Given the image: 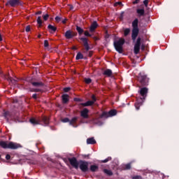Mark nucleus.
I'll list each match as a JSON object with an SVG mask.
<instances>
[{"instance_id": "f257e3e1", "label": "nucleus", "mask_w": 179, "mask_h": 179, "mask_svg": "<svg viewBox=\"0 0 179 179\" xmlns=\"http://www.w3.org/2000/svg\"><path fill=\"white\" fill-rule=\"evenodd\" d=\"M69 162L76 170L80 169L82 173H87L89 171V162L85 160H79L76 159V157H73L72 158H69Z\"/></svg>"}, {"instance_id": "f03ea898", "label": "nucleus", "mask_w": 179, "mask_h": 179, "mask_svg": "<svg viewBox=\"0 0 179 179\" xmlns=\"http://www.w3.org/2000/svg\"><path fill=\"white\" fill-rule=\"evenodd\" d=\"M148 92H149V89H148V87H141L140 89V90L138 91V93L141 97L137 99L135 103V108L136 110H139L141 106L143 104V102L145 101V100H146V97H148Z\"/></svg>"}, {"instance_id": "7ed1b4c3", "label": "nucleus", "mask_w": 179, "mask_h": 179, "mask_svg": "<svg viewBox=\"0 0 179 179\" xmlns=\"http://www.w3.org/2000/svg\"><path fill=\"white\" fill-rule=\"evenodd\" d=\"M29 122L32 125H43V127H48V125H50V117L42 116L38 120H36L34 117H31L29 119Z\"/></svg>"}, {"instance_id": "20e7f679", "label": "nucleus", "mask_w": 179, "mask_h": 179, "mask_svg": "<svg viewBox=\"0 0 179 179\" xmlns=\"http://www.w3.org/2000/svg\"><path fill=\"white\" fill-rule=\"evenodd\" d=\"M80 40L83 42L84 47V48H83L82 50L83 54H88V57H90V58H92V57H93V51H89L92 49L90 48V45H89V39H87V38H80Z\"/></svg>"}, {"instance_id": "39448f33", "label": "nucleus", "mask_w": 179, "mask_h": 179, "mask_svg": "<svg viewBox=\"0 0 179 179\" xmlns=\"http://www.w3.org/2000/svg\"><path fill=\"white\" fill-rule=\"evenodd\" d=\"M139 23V20L136 18L131 23L132 30H131V40L136 41V37H138L139 34V27L138 24Z\"/></svg>"}, {"instance_id": "423d86ee", "label": "nucleus", "mask_w": 179, "mask_h": 179, "mask_svg": "<svg viewBox=\"0 0 179 179\" xmlns=\"http://www.w3.org/2000/svg\"><path fill=\"white\" fill-rule=\"evenodd\" d=\"M0 146L3 149H13L16 150L19 149V148H22V145L20 144L13 143V142H9L8 143L7 141H0Z\"/></svg>"}, {"instance_id": "0eeeda50", "label": "nucleus", "mask_w": 179, "mask_h": 179, "mask_svg": "<svg viewBox=\"0 0 179 179\" xmlns=\"http://www.w3.org/2000/svg\"><path fill=\"white\" fill-rule=\"evenodd\" d=\"M125 44V39L120 38L118 41H115L113 43V45L115 50L119 52V54H122V47Z\"/></svg>"}, {"instance_id": "6e6552de", "label": "nucleus", "mask_w": 179, "mask_h": 179, "mask_svg": "<svg viewBox=\"0 0 179 179\" xmlns=\"http://www.w3.org/2000/svg\"><path fill=\"white\" fill-rule=\"evenodd\" d=\"M138 80L141 86H148L149 85V78L145 74L140 73L138 76Z\"/></svg>"}, {"instance_id": "1a4fd4ad", "label": "nucleus", "mask_w": 179, "mask_h": 179, "mask_svg": "<svg viewBox=\"0 0 179 179\" xmlns=\"http://www.w3.org/2000/svg\"><path fill=\"white\" fill-rule=\"evenodd\" d=\"M78 36V33L73 32L71 30H68L64 34V37L66 40H71V38H73V37H76Z\"/></svg>"}, {"instance_id": "9d476101", "label": "nucleus", "mask_w": 179, "mask_h": 179, "mask_svg": "<svg viewBox=\"0 0 179 179\" xmlns=\"http://www.w3.org/2000/svg\"><path fill=\"white\" fill-rule=\"evenodd\" d=\"M80 116L85 120H87L89 118V109L85 108L81 110Z\"/></svg>"}, {"instance_id": "9b49d317", "label": "nucleus", "mask_w": 179, "mask_h": 179, "mask_svg": "<svg viewBox=\"0 0 179 179\" xmlns=\"http://www.w3.org/2000/svg\"><path fill=\"white\" fill-rule=\"evenodd\" d=\"M62 100L63 104H68V103H69V95L66 94H64L62 96Z\"/></svg>"}, {"instance_id": "f8f14e48", "label": "nucleus", "mask_w": 179, "mask_h": 179, "mask_svg": "<svg viewBox=\"0 0 179 179\" xmlns=\"http://www.w3.org/2000/svg\"><path fill=\"white\" fill-rule=\"evenodd\" d=\"M31 85L34 87H43V86H44V83H43V82L31 81Z\"/></svg>"}, {"instance_id": "ddd939ff", "label": "nucleus", "mask_w": 179, "mask_h": 179, "mask_svg": "<svg viewBox=\"0 0 179 179\" xmlns=\"http://www.w3.org/2000/svg\"><path fill=\"white\" fill-rule=\"evenodd\" d=\"M5 79H6V80H8V82H10V83H12L13 85H16V80L13 79L12 77L9 76V74L6 75L4 76Z\"/></svg>"}, {"instance_id": "4468645a", "label": "nucleus", "mask_w": 179, "mask_h": 179, "mask_svg": "<svg viewBox=\"0 0 179 179\" xmlns=\"http://www.w3.org/2000/svg\"><path fill=\"white\" fill-rule=\"evenodd\" d=\"M99 26V24H97V22L94 21L90 26V33H93V31H94V30H96V29H97V27Z\"/></svg>"}, {"instance_id": "2eb2a0df", "label": "nucleus", "mask_w": 179, "mask_h": 179, "mask_svg": "<svg viewBox=\"0 0 179 179\" xmlns=\"http://www.w3.org/2000/svg\"><path fill=\"white\" fill-rule=\"evenodd\" d=\"M78 117H73L69 122V125H72V127H73L74 128H76L78 125H76L75 124H76V121H78Z\"/></svg>"}, {"instance_id": "dca6fc26", "label": "nucleus", "mask_w": 179, "mask_h": 179, "mask_svg": "<svg viewBox=\"0 0 179 179\" xmlns=\"http://www.w3.org/2000/svg\"><path fill=\"white\" fill-rule=\"evenodd\" d=\"M89 170L90 171H92V173H96V171H99V166L94 164V165H91L90 166Z\"/></svg>"}, {"instance_id": "f3484780", "label": "nucleus", "mask_w": 179, "mask_h": 179, "mask_svg": "<svg viewBox=\"0 0 179 179\" xmlns=\"http://www.w3.org/2000/svg\"><path fill=\"white\" fill-rule=\"evenodd\" d=\"M93 104H94V103H93V101H87L85 103H81L80 104V106H83V107H90V106H93Z\"/></svg>"}, {"instance_id": "a211bd4d", "label": "nucleus", "mask_w": 179, "mask_h": 179, "mask_svg": "<svg viewBox=\"0 0 179 179\" xmlns=\"http://www.w3.org/2000/svg\"><path fill=\"white\" fill-rule=\"evenodd\" d=\"M136 13H138V17H141V16H145V10L143 8L137 9Z\"/></svg>"}, {"instance_id": "6ab92c4d", "label": "nucleus", "mask_w": 179, "mask_h": 179, "mask_svg": "<svg viewBox=\"0 0 179 179\" xmlns=\"http://www.w3.org/2000/svg\"><path fill=\"white\" fill-rule=\"evenodd\" d=\"M96 140L94 137H91L87 139V145H95Z\"/></svg>"}, {"instance_id": "aec40b11", "label": "nucleus", "mask_w": 179, "mask_h": 179, "mask_svg": "<svg viewBox=\"0 0 179 179\" xmlns=\"http://www.w3.org/2000/svg\"><path fill=\"white\" fill-rule=\"evenodd\" d=\"M48 29L50 33H55L57 31V27L55 26H52V24H49L48 26Z\"/></svg>"}, {"instance_id": "412c9836", "label": "nucleus", "mask_w": 179, "mask_h": 179, "mask_svg": "<svg viewBox=\"0 0 179 179\" xmlns=\"http://www.w3.org/2000/svg\"><path fill=\"white\" fill-rule=\"evenodd\" d=\"M103 75H105V76H108V78H110L113 75V71L108 69L104 71Z\"/></svg>"}, {"instance_id": "4be33fe9", "label": "nucleus", "mask_w": 179, "mask_h": 179, "mask_svg": "<svg viewBox=\"0 0 179 179\" xmlns=\"http://www.w3.org/2000/svg\"><path fill=\"white\" fill-rule=\"evenodd\" d=\"M8 3H9V5H10V6L14 8V6H16V5H17V3H19V0H10L8 1Z\"/></svg>"}, {"instance_id": "5701e85b", "label": "nucleus", "mask_w": 179, "mask_h": 179, "mask_svg": "<svg viewBox=\"0 0 179 179\" xmlns=\"http://www.w3.org/2000/svg\"><path fill=\"white\" fill-rule=\"evenodd\" d=\"M3 116L7 121H9V118H10V112L4 110Z\"/></svg>"}, {"instance_id": "b1692460", "label": "nucleus", "mask_w": 179, "mask_h": 179, "mask_svg": "<svg viewBox=\"0 0 179 179\" xmlns=\"http://www.w3.org/2000/svg\"><path fill=\"white\" fill-rule=\"evenodd\" d=\"M109 117H114V115H117V110L112 109L109 112H108Z\"/></svg>"}, {"instance_id": "393cba45", "label": "nucleus", "mask_w": 179, "mask_h": 179, "mask_svg": "<svg viewBox=\"0 0 179 179\" xmlns=\"http://www.w3.org/2000/svg\"><path fill=\"white\" fill-rule=\"evenodd\" d=\"M76 30H77L79 36H82V34H83V33H85V30H83V29H82V27H80L79 26H76Z\"/></svg>"}, {"instance_id": "a878e982", "label": "nucleus", "mask_w": 179, "mask_h": 179, "mask_svg": "<svg viewBox=\"0 0 179 179\" xmlns=\"http://www.w3.org/2000/svg\"><path fill=\"white\" fill-rule=\"evenodd\" d=\"M84 57L82 52H78L76 55V59L78 61V59H83Z\"/></svg>"}, {"instance_id": "bb28decb", "label": "nucleus", "mask_w": 179, "mask_h": 179, "mask_svg": "<svg viewBox=\"0 0 179 179\" xmlns=\"http://www.w3.org/2000/svg\"><path fill=\"white\" fill-rule=\"evenodd\" d=\"M139 51H141V46L134 45V54L137 55V54H139Z\"/></svg>"}, {"instance_id": "cd10ccee", "label": "nucleus", "mask_w": 179, "mask_h": 179, "mask_svg": "<svg viewBox=\"0 0 179 179\" xmlns=\"http://www.w3.org/2000/svg\"><path fill=\"white\" fill-rule=\"evenodd\" d=\"M109 115L107 112H103L101 115H99V118H108Z\"/></svg>"}, {"instance_id": "c85d7f7f", "label": "nucleus", "mask_w": 179, "mask_h": 179, "mask_svg": "<svg viewBox=\"0 0 179 179\" xmlns=\"http://www.w3.org/2000/svg\"><path fill=\"white\" fill-rule=\"evenodd\" d=\"M103 173H105L106 176H109V177H111V176H113V171H111V170L103 169Z\"/></svg>"}, {"instance_id": "c756f323", "label": "nucleus", "mask_w": 179, "mask_h": 179, "mask_svg": "<svg viewBox=\"0 0 179 179\" xmlns=\"http://www.w3.org/2000/svg\"><path fill=\"white\" fill-rule=\"evenodd\" d=\"M130 33H131V29L126 28L124 30V37H127V36H128Z\"/></svg>"}, {"instance_id": "7c9ffc66", "label": "nucleus", "mask_w": 179, "mask_h": 179, "mask_svg": "<svg viewBox=\"0 0 179 179\" xmlns=\"http://www.w3.org/2000/svg\"><path fill=\"white\" fill-rule=\"evenodd\" d=\"M37 23L38 24V27H41V24H43V20H41V16L38 17Z\"/></svg>"}, {"instance_id": "2f4dec72", "label": "nucleus", "mask_w": 179, "mask_h": 179, "mask_svg": "<svg viewBox=\"0 0 179 179\" xmlns=\"http://www.w3.org/2000/svg\"><path fill=\"white\" fill-rule=\"evenodd\" d=\"M124 170H131V164H127L123 166Z\"/></svg>"}, {"instance_id": "473e14b6", "label": "nucleus", "mask_w": 179, "mask_h": 179, "mask_svg": "<svg viewBox=\"0 0 179 179\" xmlns=\"http://www.w3.org/2000/svg\"><path fill=\"white\" fill-rule=\"evenodd\" d=\"M91 99H92L91 101H93L94 104V103H96L97 101V98L96 97V95H94V94H92L91 96Z\"/></svg>"}, {"instance_id": "72a5a7b5", "label": "nucleus", "mask_w": 179, "mask_h": 179, "mask_svg": "<svg viewBox=\"0 0 179 179\" xmlns=\"http://www.w3.org/2000/svg\"><path fill=\"white\" fill-rule=\"evenodd\" d=\"M84 82L87 84V85H90V83L92 82V79L90 78H85L84 79Z\"/></svg>"}, {"instance_id": "f704fd0d", "label": "nucleus", "mask_w": 179, "mask_h": 179, "mask_svg": "<svg viewBox=\"0 0 179 179\" xmlns=\"http://www.w3.org/2000/svg\"><path fill=\"white\" fill-rule=\"evenodd\" d=\"M111 160H112L111 157H108L106 158V159L101 160V163H107V162H110V161H111Z\"/></svg>"}, {"instance_id": "c9c22d12", "label": "nucleus", "mask_w": 179, "mask_h": 179, "mask_svg": "<svg viewBox=\"0 0 179 179\" xmlns=\"http://www.w3.org/2000/svg\"><path fill=\"white\" fill-rule=\"evenodd\" d=\"M141 37H138L134 45H138L141 47Z\"/></svg>"}, {"instance_id": "e433bc0d", "label": "nucleus", "mask_w": 179, "mask_h": 179, "mask_svg": "<svg viewBox=\"0 0 179 179\" xmlns=\"http://www.w3.org/2000/svg\"><path fill=\"white\" fill-rule=\"evenodd\" d=\"M84 34L86 37H92V34H90V33H89V31H85L84 32Z\"/></svg>"}, {"instance_id": "4c0bfd02", "label": "nucleus", "mask_w": 179, "mask_h": 179, "mask_svg": "<svg viewBox=\"0 0 179 179\" xmlns=\"http://www.w3.org/2000/svg\"><path fill=\"white\" fill-rule=\"evenodd\" d=\"M83 159H90V154H88V155H81Z\"/></svg>"}, {"instance_id": "58836bf2", "label": "nucleus", "mask_w": 179, "mask_h": 179, "mask_svg": "<svg viewBox=\"0 0 179 179\" xmlns=\"http://www.w3.org/2000/svg\"><path fill=\"white\" fill-rule=\"evenodd\" d=\"M50 46V43H48V41H47V40H45L44 41V47L45 48H47L48 47H49Z\"/></svg>"}, {"instance_id": "ea45409f", "label": "nucleus", "mask_w": 179, "mask_h": 179, "mask_svg": "<svg viewBox=\"0 0 179 179\" xmlns=\"http://www.w3.org/2000/svg\"><path fill=\"white\" fill-rule=\"evenodd\" d=\"M31 92H35L36 93H37L38 92H43V90L38 89V88H35L33 90H31Z\"/></svg>"}, {"instance_id": "a19ab883", "label": "nucleus", "mask_w": 179, "mask_h": 179, "mask_svg": "<svg viewBox=\"0 0 179 179\" xmlns=\"http://www.w3.org/2000/svg\"><path fill=\"white\" fill-rule=\"evenodd\" d=\"M69 90H71V87H64V92L65 93H68V92H69Z\"/></svg>"}, {"instance_id": "79ce46f5", "label": "nucleus", "mask_w": 179, "mask_h": 179, "mask_svg": "<svg viewBox=\"0 0 179 179\" xmlns=\"http://www.w3.org/2000/svg\"><path fill=\"white\" fill-rule=\"evenodd\" d=\"M62 122H70L69 118L65 117L62 120Z\"/></svg>"}, {"instance_id": "37998d69", "label": "nucleus", "mask_w": 179, "mask_h": 179, "mask_svg": "<svg viewBox=\"0 0 179 179\" xmlns=\"http://www.w3.org/2000/svg\"><path fill=\"white\" fill-rule=\"evenodd\" d=\"M48 17H50V15L48 14H46L43 16L44 20H48Z\"/></svg>"}, {"instance_id": "c03bdc74", "label": "nucleus", "mask_w": 179, "mask_h": 179, "mask_svg": "<svg viewBox=\"0 0 179 179\" xmlns=\"http://www.w3.org/2000/svg\"><path fill=\"white\" fill-rule=\"evenodd\" d=\"M55 19L56 22H57V23H59V22H61V17L56 16Z\"/></svg>"}, {"instance_id": "a18cd8bd", "label": "nucleus", "mask_w": 179, "mask_h": 179, "mask_svg": "<svg viewBox=\"0 0 179 179\" xmlns=\"http://www.w3.org/2000/svg\"><path fill=\"white\" fill-rule=\"evenodd\" d=\"M25 31H27V33H29V31H30V25L26 27Z\"/></svg>"}, {"instance_id": "49530a36", "label": "nucleus", "mask_w": 179, "mask_h": 179, "mask_svg": "<svg viewBox=\"0 0 179 179\" xmlns=\"http://www.w3.org/2000/svg\"><path fill=\"white\" fill-rule=\"evenodd\" d=\"M73 100L74 101H78V102L82 101V99L80 98H74Z\"/></svg>"}, {"instance_id": "de8ad7c7", "label": "nucleus", "mask_w": 179, "mask_h": 179, "mask_svg": "<svg viewBox=\"0 0 179 179\" xmlns=\"http://www.w3.org/2000/svg\"><path fill=\"white\" fill-rule=\"evenodd\" d=\"M143 3H144L145 6H148V4L149 3V1H148V0H144V1H143Z\"/></svg>"}, {"instance_id": "09e8293b", "label": "nucleus", "mask_w": 179, "mask_h": 179, "mask_svg": "<svg viewBox=\"0 0 179 179\" xmlns=\"http://www.w3.org/2000/svg\"><path fill=\"white\" fill-rule=\"evenodd\" d=\"M6 160H10V155L8 154L6 155Z\"/></svg>"}, {"instance_id": "8fccbe9b", "label": "nucleus", "mask_w": 179, "mask_h": 179, "mask_svg": "<svg viewBox=\"0 0 179 179\" xmlns=\"http://www.w3.org/2000/svg\"><path fill=\"white\" fill-rule=\"evenodd\" d=\"M139 2H141V0H135L134 1H133L134 5H136V3H139Z\"/></svg>"}, {"instance_id": "3c124183", "label": "nucleus", "mask_w": 179, "mask_h": 179, "mask_svg": "<svg viewBox=\"0 0 179 179\" xmlns=\"http://www.w3.org/2000/svg\"><path fill=\"white\" fill-rule=\"evenodd\" d=\"M32 98L34 99V100H37V94H34Z\"/></svg>"}, {"instance_id": "603ef678", "label": "nucleus", "mask_w": 179, "mask_h": 179, "mask_svg": "<svg viewBox=\"0 0 179 179\" xmlns=\"http://www.w3.org/2000/svg\"><path fill=\"white\" fill-rule=\"evenodd\" d=\"M117 5H122V3H121V1H118L115 3V6H117Z\"/></svg>"}, {"instance_id": "864d4df0", "label": "nucleus", "mask_w": 179, "mask_h": 179, "mask_svg": "<svg viewBox=\"0 0 179 179\" xmlns=\"http://www.w3.org/2000/svg\"><path fill=\"white\" fill-rule=\"evenodd\" d=\"M139 178H141V176H136L133 177L132 179H139Z\"/></svg>"}, {"instance_id": "5fc2aeb1", "label": "nucleus", "mask_w": 179, "mask_h": 179, "mask_svg": "<svg viewBox=\"0 0 179 179\" xmlns=\"http://www.w3.org/2000/svg\"><path fill=\"white\" fill-rule=\"evenodd\" d=\"M66 20H67L66 19H64L62 20L63 24H65V23H66Z\"/></svg>"}, {"instance_id": "6e6d98bb", "label": "nucleus", "mask_w": 179, "mask_h": 179, "mask_svg": "<svg viewBox=\"0 0 179 179\" xmlns=\"http://www.w3.org/2000/svg\"><path fill=\"white\" fill-rule=\"evenodd\" d=\"M41 13H42L41 11H38V12L36 13V15H41Z\"/></svg>"}, {"instance_id": "4d7b16f0", "label": "nucleus", "mask_w": 179, "mask_h": 179, "mask_svg": "<svg viewBox=\"0 0 179 179\" xmlns=\"http://www.w3.org/2000/svg\"><path fill=\"white\" fill-rule=\"evenodd\" d=\"M108 37H110V35H108V34L105 36L106 38H108Z\"/></svg>"}, {"instance_id": "13d9d810", "label": "nucleus", "mask_w": 179, "mask_h": 179, "mask_svg": "<svg viewBox=\"0 0 179 179\" xmlns=\"http://www.w3.org/2000/svg\"><path fill=\"white\" fill-rule=\"evenodd\" d=\"M0 41H2V35L0 34Z\"/></svg>"}, {"instance_id": "bf43d9fd", "label": "nucleus", "mask_w": 179, "mask_h": 179, "mask_svg": "<svg viewBox=\"0 0 179 179\" xmlns=\"http://www.w3.org/2000/svg\"><path fill=\"white\" fill-rule=\"evenodd\" d=\"M38 38H41V34H39V35L38 36Z\"/></svg>"}, {"instance_id": "052dcab7", "label": "nucleus", "mask_w": 179, "mask_h": 179, "mask_svg": "<svg viewBox=\"0 0 179 179\" xmlns=\"http://www.w3.org/2000/svg\"><path fill=\"white\" fill-rule=\"evenodd\" d=\"M13 103H17V99L14 100Z\"/></svg>"}, {"instance_id": "680f3d73", "label": "nucleus", "mask_w": 179, "mask_h": 179, "mask_svg": "<svg viewBox=\"0 0 179 179\" xmlns=\"http://www.w3.org/2000/svg\"><path fill=\"white\" fill-rule=\"evenodd\" d=\"M83 59H87V57H84Z\"/></svg>"}, {"instance_id": "e2e57ef3", "label": "nucleus", "mask_w": 179, "mask_h": 179, "mask_svg": "<svg viewBox=\"0 0 179 179\" xmlns=\"http://www.w3.org/2000/svg\"><path fill=\"white\" fill-rule=\"evenodd\" d=\"M144 48H144L143 46H142L141 50H144Z\"/></svg>"}, {"instance_id": "0e129e2a", "label": "nucleus", "mask_w": 179, "mask_h": 179, "mask_svg": "<svg viewBox=\"0 0 179 179\" xmlns=\"http://www.w3.org/2000/svg\"><path fill=\"white\" fill-rule=\"evenodd\" d=\"M71 10L73 9V6H71Z\"/></svg>"}, {"instance_id": "69168bd1", "label": "nucleus", "mask_w": 179, "mask_h": 179, "mask_svg": "<svg viewBox=\"0 0 179 179\" xmlns=\"http://www.w3.org/2000/svg\"><path fill=\"white\" fill-rule=\"evenodd\" d=\"M0 159H1V155H0Z\"/></svg>"}]
</instances>
